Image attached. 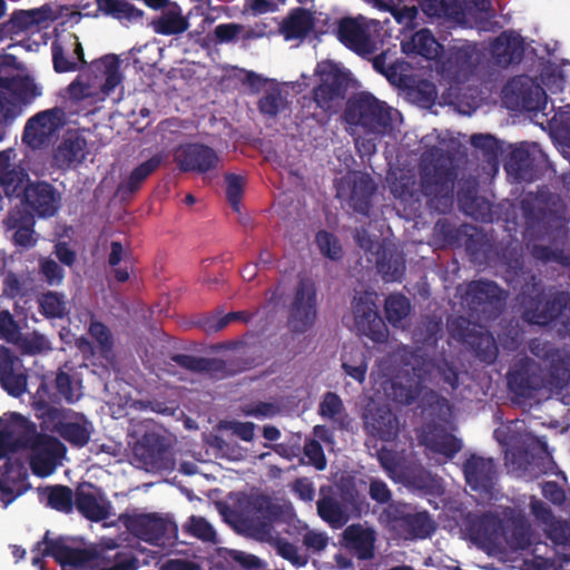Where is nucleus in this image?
<instances>
[{"mask_svg": "<svg viewBox=\"0 0 570 570\" xmlns=\"http://www.w3.org/2000/svg\"><path fill=\"white\" fill-rule=\"evenodd\" d=\"M188 28L186 18L183 17L180 10L171 8L166 10L155 22L154 29L163 35L181 33Z\"/></svg>", "mask_w": 570, "mask_h": 570, "instance_id": "nucleus-30", "label": "nucleus"}, {"mask_svg": "<svg viewBox=\"0 0 570 570\" xmlns=\"http://www.w3.org/2000/svg\"><path fill=\"white\" fill-rule=\"evenodd\" d=\"M40 269L50 284H59L63 278V271L52 259H42L40 263Z\"/></svg>", "mask_w": 570, "mask_h": 570, "instance_id": "nucleus-49", "label": "nucleus"}, {"mask_svg": "<svg viewBox=\"0 0 570 570\" xmlns=\"http://www.w3.org/2000/svg\"><path fill=\"white\" fill-rule=\"evenodd\" d=\"M327 17L322 12H315L313 16L308 10H294L282 23L281 32L285 40L302 39L311 29L324 31L318 23H326Z\"/></svg>", "mask_w": 570, "mask_h": 570, "instance_id": "nucleus-13", "label": "nucleus"}, {"mask_svg": "<svg viewBox=\"0 0 570 570\" xmlns=\"http://www.w3.org/2000/svg\"><path fill=\"white\" fill-rule=\"evenodd\" d=\"M320 515L334 528L342 527L347 521L346 511L342 510L331 499H323L318 502Z\"/></svg>", "mask_w": 570, "mask_h": 570, "instance_id": "nucleus-33", "label": "nucleus"}, {"mask_svg": "<svg viewBox=\"0 0 570 570\" xmlns=\"http://www.w3.org/2000/svg\"><path fill=\"white\" fill-rule=\"evenodd\" d=\"M233 432L244 441H250L254 436V424L253 423H240L235 422L230 424Z\"/></svg>", "mask_w": 570, "mask_h": 570, "instance_id": "nucleus-59", "label": "nucleus"}, {"mask_svg": "<svg viewBox=\"0 0 570 570\" xmlns=\"http://www.w3.org/2000/svg\"><path fill=\"white\" fill-rule=\"evenodd\" d=\"M344 539L347 547L355 550L360 558L372 557L374 533L372 530L361 525H351L344 531Z\"/></svg>", "mask_w": 570, "mask_h": 570, "instance_id": "nucleus-25", "label": "nucleus"}, {"mask_svg": "<svg viewBox=\"0 0 570 570\" xmlns=\"http://www.w3.org/2000/svg\"><path fill=\"white\" fill-rule=\"evenodd\" d=\"M86 154V140L78 135H70L59 145L55 159L60 167H72L79 165Z\"/></svg>", "mask_w": 570, "mask_h": 570, "instance_id": "nucleus-21", "label": "nucleus"}, {"mask_svg": "<svg viewBox=\"0 0 570 570\" xmlns=\"http://www.w3.org/2000/svg\"><path fill=\"white\" fill-rule=\"evenodd\" d=\"M48 504L59 511H69L71 508V491L65 487H56L47 491Z\"/></svg>", "mask_w": 570, "mask_h": 570, "instance_id": "nucleus-38", "label": "nucleus"}, {"mask_svg": "<svg viewBox=\"0 0 570 570\" xmlns=\"http://www.w3.org/2000/svg\"><path fill=\"white\" fill-rule=\"evenodd\" d=\"M235 317L236 315L232 313L224 316L212 315L204 321L203 327L206 332H217L224 328Z\"/></svg>", "mask_w": 570, "mask_h": 570, "instance_id": "nucleus-52", "label": "nucleus"}, {"mask_svg": "<svg viewBox=\"0 0 570 570\" xmlns=\"http://www.w3.org/2000/svg\"><path fill=\"white\" fill-rule=\"evenodd\" d=\"M175 160L183 170L205 173L215 168L219 158L216 153L203 145H186L175 153Z\"/></svg>", "mask_w": 570, "mask_h": 570, "instance_id": "nucleus-11", "label": "nucleus"}, {"mask_svg": "<svg viewBox=\"0 0 570 570\" xmlns=\"http://www.w3.org/2000/svg\"><path fill=\"white\" fill-rule=\"evenodd\" d=\"M373 191V184L367 175L354 173L337 186V195L348 199L358 210H364L366 200Z\"/></svg>", "mask_w": 570, "mask_h": 570, "instance_id": "nucleus-16", "label": "nucleus"}, {"mask_svg": "<svg viewBox=\"0 0 570 570\" xmlns=\"http://www.w3.org/2000/svg\"><path fill=\"white\" fill-rule=\"evenodd\" d=\"M316 243L322 254L331 259H336L341 256V246L337 239L331 234L325 232L318 233L316 236Z\"/></svg>", "mask_w": 570, "mask_h": 570, "instance_id": "nucleus-41", "label": "nucleus"}, {"mask_svg": "<svg viewBox=\"0 0 570 570\" xmlns=\"http://www.w3.org/2000/svg\"><path fill=\"white\" fill-rule=\"evenodd\" d=\"M530 92H531V95L533 94L535 96V98H537L535 101H533L531 97H528L524 91H520V94H518L515 105L521 106L527 109L543 108L544 102H546V97H544V92L542 91V89L538 86L531 85Z\"/></svg>", "mask_w": 570, "mask_h": 570, "instance_id": "nucleus-42", "label": "nucleus"}, {"mask_svg": "<svg viewBox=\"0 0 570 570\" xmlns=\"http://www.w3.org/2000/svg\"><path fill=\"white\" fill-rule=\"evenodd\" d=\"M4 468L6 470L2 471V466H0V501L3 507H7L21 493L27 473L20 463L12 462L11 459L8 460Z\"/></svg>", "mask_w": 570, "mask_h": 570, "instance_id": "nucleus-18", "label": "nucleus"}, {"mask_svg": "<svg viewBox=\"0 0 570 570\" xmlns=\"http://www.w3.org/2000/svg\"><path fill=\"white\" fill-rule=\"evenodd\" d=\"M63 125V112L51 109L39 112L26 125L23 140L32 148L43 145Z\"/></svg>", "mask_w": 570, "mask_h": 570, "instance_id": "nucleus-8", "label": "nucleus"}, {"mask_svg": "<svg viewBox=\"0 0 570 570\" xmlns=\"http://www.w3.org/2000/svg\"><path fill=\"white\" fill-rule=\"evenodd\" d=\"M90 335L97 340L102 346H107L109 342V334L107 328L100 323H92L89 328Z\"/></svg>", "mask_w": 570, "mask_h": 570, "instance_id": "nucleus-60", "label": "nucleus"}, {"mask_svg": "<svg viewBox=\"0 0 570 570\" xmlns=\"http://www.w3.org/2000/svg\"><path fill=\"white\" fill-rule=\"evenodd\" d=\"M345 120L352 135L364 132H383L401 121L397 110L389 108L367 92H362L350 100Z\"/></svg>", "mask_w": 570, "mask_h": 570, "instance_id": "nucleus-4", "label": "nucleus"}, {"mask_svg": "<svg viewBox=\"0 0 570 570\" xmlns=\"http://www.w3.org/2000/svg\"><path fill=\"white\" fill-rule=\"evenodd\" d=\"M33 224V217L24 210L11 213L6 220L7 229L13 232V243L24 248H30L37 243Z\"/></svg>", "mask_w": 570, "mask_h": 570, "instance_id": "nucleus-20", "label": "nucleus"}, {"mask_svg": "<svg viewBox=\"0 0 570 570\" xmlns=\"http://www.w3.org/2000/svg\"><path fill=\"white\" fill-rule=\"evenodd\" d=\"M385 309L387 320L393 324H397L409 314L410 304L405 297L392 295L386 299Z\"/></svg>", "mask_w": 570, "mask_h": 570, "instance_id": "nucleus-35", "label": "nucleus"}, {"mask_svg": "<svg viewBox=\"0 0 570 570\" xmlns=\"http://www.w3.org/2000/svg\"><path fill=\"white\" fill-rule=\"evenodd\" d=\"M16 198L19 204L27 203L40 216H52L59 206V196L45 183L30 185L27 180L23 189H20V196Z\"/></svg>", "mask_w": 570, "mask_h": 570, "instance_id": "nucleus-10", "label": "nucleus"}, {"mask_svg": "<svg viewBox=\"0 0 570 570\" xmlns=\"http://www.w3.org/2000/svg\"><path fill=\"white\" fill-rule=\"evenodd\" d=\"M304 542L308 548L320 551L326 547L327 538L321 532L308 531L304 535Z\"/></svg>", "mask_w": 570, "mask_h": 570, "instance_id": "nucleus-57", "label": "nucleus"}, {"mask_svg": "<svg viewBox=\"0 0 570 570\" xmlns=\"http://www.w3.org/2000/svg\"><path fill=\"white\" fill-rule=\"evenodd\" d=\"M239 31V27L236 24H220L216 28V36L220 40L228 41L234 39Z\"/></svg>", "mask_w": 570, "mask_h": 570, "instance_id": "nucleus-62", "label": "nucleus"}, {"mask_svg": "<svg viewBox=\"0 0 570 570\" xmlns=\"http://www.w3.org/2000/svg\"><path fill=\"white\" fill-rule=\"evenodd\" d=\"M42 87L29 70L10 55H0V125H8L22 112V104L41 96Z\"/></svg>", "mask_w": 570, "mask_h": 570, "instance_id": "nucleus-2", "label": "nucleus"}, {"mask_svg": "<svg viewBox=\"0 0 570 570\" xmlns=\"http://www.w3.org/2000/svg\"><path fill=\"white\" fill-rule=\"evenodd\" d=\"M426 445L435 452L451 458L461 449V442L449 434H439L431 440H426Z\"/></svg>", "mask_w": 570, "mask_h": 570, "instance_id": "nucleus-34", "label": "nucleus"}, {"mask_svg": "<svg viewBox=\"0 0 570 570\" xmlns=\"http://www.w3.org/2000/svg\"><path fill=\"white\" fill-rule=\"evenodd\" d=\"M160 163L161 157L156 155L148 159L147 161L140 164L137 168H135L127 181L128 189H136L139 186V184L160 165Z\"/></svg>", "mask_w": 570, "mask_h": 570, "instance_id": "nucleus-36", "label": "nucleus"}, {"mask_svg": "<svg viewBox=\"0 0 570 570\" xmlns=\"http://www.w3.org/2000/svg\"><path fill=\"white\" fill-rule=\"evenodd\" d=\"M53 66L58 72H67L75 69V63H62V57L82 61L83 52L78 37L73 33L58 36L52 46Z\"/></svg>", "mask_w": 570, "mask_h": 570, "instance_id": "nucleus-19", "label": "nucleus"}, {"mask_svg": "<svg viewBox=\"0 0 570 570\" xmlns=\"http://www.w3.org/2000/svg\"><path fill=\"white\" fill-rule=\"evenodd\" d=\"M17 344L29 353L42 352L49 347L48 341L37 333H33L28 337H21L20 335Z\"/></svg>", "mask_w": 570, "mask_h": 570, "instance_id": "nucleus-47", "label": "nucleus"}, {"mask_svg": "<svg viewBox=\"0 0 570 570\" xmlns=\"http://www.w3.org/2000/svg\"><path fill=\"white\" fill-rule=\"evenodd\" d=\"M401 2L402 0H394V6L387 8L386 10L392 12L393 17L400 24L407 27L415 19L417 11L414 6L400 7L399 4H401Z\"/></svg>", "mask_w": 570, "mask_h": 570, "instance_id": "nucleus-44", "label": "nucleus"}, {"mask_svg": "<svg viewBox=\"0 0 570 570\" xmlns=\"http://www.w3.org/2000/svg\"><path fill=\"white\" fill-rule=\"evenodd\" d=\"M40 307L50 317H60L66 309L65 302L55 293L43 295L40 301Z\"/></svg>", "mask_w": 570, "mask_h": 570, "instance_id": "nucleus-40", "label": "nucleus"}, {"mask_svg": "<svg viewBox=\"0 0 570 570\" xmlns=\"http://www.w3.org/2000/svg\"><path fill=\"white\" fill-rule=\"evenodd\" d=\"M76 503L78 510L90 520H102L108 514V503L99 489L91 484L78 488Z\"/></svg>", "mask_w": 570, "mask_h": 570, "instance_id": "nucleus-17", "label": "nucleus"}, {"mask_svg": "<svg viewBox=\"0 0 570 570\" xmlns=\"http://www.w3.org/2000/svg\"><path fill=\"white\" fill-rule=\"evenodd\" d=\"M294 489L302 500L309 501L313 499L314 490L309 481L298 480L295 483Z\"/></svg>", "mask_w": 570, "mask_h": 570, "instance_id": "nucleus-64", "label": "nucleus"}, {"mask_svg": "<svg viewBox=\"0 0 570 570\" xmlns=\"http://www.w3.org/2000/svg\"><path fill=\"white\" fill-rule=\"evenodd\" d=\"M376 327H382V322L377 317L376 312H370L365 317H362L357 321V326L365 334L372 335L374 341H380L384 337V333L380 332L379 334H374L371 332V325Z\"/></svg>", "mask_w": 570, "mask_h": 570, "instance_id": "nucleus-50", "label": "nucleus"}, {"mask_svg": "<svg viewBox=\"0 0 570 570\" xmlns=\"http://www.w3.org/2000/svg\"><path fill=\"white\" fill-rule=\"evenodd\" d=\"M283 2L284 0H246L245 7L258 14L273 10L278 3Z\"/></svg>", "mask_w": 570, "mask_h": 570, "instance_id": "nucleus-54", "label": "nucleus"}, {"mask_svg": "<svg viewBox=\"0 0 570 570\" xmlns=\"http://www.w3.org/2000/svg\"><path fill=\"white\" fill-rule=\"evenodd\" d=\"M315 73L318 78V85L314 89V100L323 110H333L344 98L350 76L333 61L320 62Z\"/></svg>", "mask_w": 570, "mask_h": 570, "instance_id": "nucleus-5", "label": "nucleus"}, {"mask_svg": "<svg viewBox=\"0 0 570 570\" xmlns=\"http://www.w3.org/2000/svg\"><path fill=\"white\" fill-rule=\"evenodd\" d=\"M226 181V196L234 208V210H239L240 198L244 191L245 179L242 176L235 174H228L225 177Z\"/></svg>", "mask_w": 570, "mask_h": 570, "instance_id": "nucleus-37", "label": "nucleus"}, {"mask_svg": "<svg viewBox=\"0 0 570 570\" xmlns=\"http://www.w3.org/2000/svg\"><path fill=\"white\" fill-rule=\"evenodd\" d=\"M232 558L238 563L248 569H256L261 567V561L253 554H247L240 551H232Z\"/></svg>", "mask_w": 570, "mask_h": 570, "instance_id": "nucleus-58", "label": "nucleus"}, {"mask_svg": "<svg viewBox=\"0 0 570 570\" xmlns=\"http://www.w3.org/2000/svg\"><path fill=\"white\" fill-rule=\"evenodd\" d=\"M56 255L66 265H71L76 258L75 253L65 243L56 245Z\"/></svg>", "mask_w": 570, "mask_h": 570, "instance_id": "nucleus-63", "label": "nucleus"}, {"mask_svg": "<svg viewBox=\"0 0 570 570\" xmlns=\"http://www.w3.org/2000/svg\"><path fill=\"white\" fill-rule=\"evenodd\" d=\"M89 72L106 99L122 81L120 61L114 55H107L91 63Z\"/></svg>", "mask_w": 570, "mask_h": 570, "instance_id": "nucleus-12", "label": "nucleus"}, {"mask_svg": "<svg viewBox=\"0 0 570 570\" xmlns=\"http://www.w3.org/2000/svg\"><path fill=\"white\" fill-rule=\"evenodd\" d=\"M304 453L308 459V463L313 464L316 469L323 470L325 468V456L321 445L317 442L311 441L306 443Z\"/></svg>", "mask_w": 570, "mask_h": 570, "instance_id": "nucleus-48", "label": "nucleus"}, {"mask_svg": "<svg viewBox=\"0 0 570 570\" xmlns=\"http://www.w3.org/2000/svg\"><path fill=\"white\" fill-rule=\"evenodd\" d=\"M342 401L334 393H326L320 404V413L327 419H334L342 410Z\"/></svg>", "mask_w": 570, "mask_h": 570, "instance_id": "nucleus-45", "label": "nucleus"}, {"mask_svg": "<svg viewBox=\"0 0 570 570\" xmlns=\"http://www.w3.org/2000/svg\"><path fill=\"white\" fill-rule=\"evenodd\" d=\"M283 106V99L276 92H272L261 100V110L268 115H275Z\"/></svg>", "mask_w": 570, "mask_h": 570, "instance_id": "nucleus-53", "label": "nucleus"}, {"mask_svg": "<svg viewBox=\"0 0 570 570\" xmlns=\"http://www.w3.org/2000/svg\"><path fill=\"white\" fill-rule=\"evenodd\" d=\"M137 525L139 529H136L135 532L148 542H158L163 534L175 531V527L170 522L151 515L139 518Z\"/></svg>", "mask_w": 570, "mask_h": 570, "instance_id": "nucleus-27", "label": "nucleus"}, {"mask_svg": "<svg viewBox=\"0 0 570 570\" xmlns=\"http://www.w3.org/2000/svg\"><path fill=\"white\" fill-rule=\"evenodd\" d=\"M377 24L364 17L344 18L338 22L337 38L357 53H370L374 48L373 33L377 30Z\"/></svg>", "mask_w": 570, "mask_h": 570, "instance_id": "nucleus-6", "label": "nucleus"}, {"mask_svg": "<svg viewBox=\"0 0 570 570\" xmlns=\"http://www.w3.org/2000/svg\"><path fill=\"white\" fill-rule=\"evenodd\" d=\"M20 446L29 448L31 469L39 476L50 475L65 455L57 439L36 434L35 425L19 414H6L0 417V459Z\"/></svg>", "mask_w": 570, "mask_h": 570, "instance_id": "nucleus-1", "label": "nucleus"}, {"mask_svg": "<svg viewBox=\"0 0 570 570\" xmlns=\"http://www.w3.org/2000/svg\"><path fill=\"white\" fill-rule=\"evenodd\" d=\"M493 471L492 460L478 456L469 459L464 466L466 482L474 490L488 489Z\"/></svg>", "mask_w": 570, "mask_h": 570, "instance_id": "nucleus-22", "label": "nucleus"}, {"mask_svg": "<svg viewBox=\"0 0 570 570\" xmlns=\"http://www.w3.org/2000/svg\"><path fill=\"white\" fill-rule=\"evenodd\" d=\"M19 336L18 326L11 315L8 312H0V337L16 344L19 342Z\"/></svg>", "mask_w": 570, "mask_h": 570, "instance_id": "nucleus-43", "label": "nucleus"}, {"mask_svg": "<svg viewBox=\"0 0 570 570\" xmlns=\"http://www.w3.org/2000/svg\"><path fill=\"white\" fill-rule=\"evenodd\" d=\"M278 551L279 553L287 560H289L291 562H293L294 564H304L305 563V558L302 557L298 552H297V549L291 544V543H287V542H281L278 544Z\"/></svg>", "mask_w": 570, "mask_h": 570, "instance_id": "nucleus-56", "label": "nucleus"}, {"mask_svg": "<svg viewBox=\"0 0 570 570\" xmlns=\"http://www.w3.org/2000/svg\"><path fill=\"white\" fill-rule=\"evenodd\" d=\"M342 367L348 376L357 382H363L367 367L363 351L355 347H345L342 355Z\"/></svg>", "mask_w": 570, "mask_h": 570, "instance_id": "nucleus-28", "label": "nucleus"}, {"mask_svg": "<svg viewBox=\"0 0 570 570\" xmlns=\"http://www.w3.org/2000/svg\"><path fill=\"white\" fill-rule=\"evenodd\" d=\"M370 492L371 497L379 502H385L390 497L386 485L379 481H373L371 483Z\"/></svg>", "mask_w": 570, "mask_h": 570, "instance_id": "nucleus-61", "label": "nucleus"}, {"mask_svg": "<svg viewBox=\"0 0 570 570\" xmlns=\"http://www.w3.org/2000/svg\"><path fill=\"white\" fill-rule=\"evenodd\" d=\"M364 419L366 426L372 429L373 432H382L383 425L391 424L393 421L392 414L387 411H384V413L376 419L375 415L371 413V410H367L364 414Z\"/></svg>", "mask_w": 570, "mask_h": 570, "instance_id": "nucleus-51", "label": "nucleus"}, {"mask_svg": "<svg viewBox=\"0 0 570 570\" xmlns=\"http://www.w3.org/2000/svg\"><path fill=\"white\" fill-rule=\"evenodd\" d=\"M315 289L312 283H302L291 309L289 326L297 332L307 330L315 321Z\"/></svg>", "mask_w": 570, "mask_h": 570, "instance_id": "nucleus-9", "label": "nucleus"}, {"mask_svg": "<svg viewBox=\"0 0 570 570\" xmlns=\"http://www.w3.org/2000/svg\"><path fill=\"white\" fill-rule=\"evenodd\" d=\"M402 49L405 53H417L434 59L439 56L441 46L429 30H421L409 40L403 38Z\"/></svg>", "mask_w": 570, "mask_h": 570, "instance_id": "nucleus-23", "label": "nucleus"}, {"mask_svg": "<svg viewBox=\"0 0 570 570\" xmlns=\"http://www.w3.org/2000/svg\"><path fill=\"white\" fill-rule=\"evenodd\" d=\"M96 2L99 11L118 20L130 21L141 17V12L125 0H96Z\"/></svg>", "mask_w": 570, "mask_h": 570, "instance_id": "nucleus-31", "label": "nucleus"}, {"mask_svg": "<svg viewBox=\"0 0 570 570\" xmlns=\"http://www.w3.org/2000/svg\"><path fill=\"white\" fill-rule=\"evenodd\" d=\"M452 0H425L423 2V10L429 16H440V14H453L454 10L450 8V2ZM466 3V9L472 11L475 9L476 11L483 12L487 11L489 2L488 0H464Z\"/></svg>", "mask_w": 570, "mask_h": 570, "instance_id": "nucleus-32", "label": "nucleus"}, {"mask_svg": "<svg viewBox=\"0 0 570 570\" xmlns=\"http://www.w3.org/2000/svg\"><path fill=\"white\" fill-rule=\"evenodd\" d=\"M60 434L69 442L82 446L91 434V424L82 416H76L60 426Z\"/></svg>", "mask_w": 570, "mask_h": 570, "instance_id": "nucleus-29", "label": "nucleus"}, {"mask_svg": "<svg viewBox=\"0 0 570 570\" xmlns=\"http://www.w3.org/2000/svg\"><path fill=\"white\" fill-rule=\"evenodd\" d=\"M189 531L203 540H213L215 532L212 525L203 518L193 517L188 523Z\"/></svg>", "mask_w": 570, "mask_h": 570, "instance_id": "nucleus-46", "label": "nucleus"}, {"mask_svg": "<svg viewBox=\"0 0 570 570\" xmlns=\"http://www.w3.org/2000/svg\"><path fill=\"white\" fill-rule=\"evenodd\" d=\"M32 563L40 566V556H51L61 570H132L127 564H116L110 568L101 567V560L83 543L75 539H59L57 541L43 540L32 550Z\"/></svg>", "mask_w": 570, "mask_h": 570, "instance_id": "nucleus-3", "label": "nucleus"}, {"mask_svg": "<svg viewBox=\"0 0 570 570\" xmlns=\"http://www.w3.org/2000/svg\"><path fill=\"white\" fill-rule=\"evenodd\" d=\"M12 150L0 153V189L7 197H19L20 189L28 180L24 171L12 160Z\"/></svg>", "mask_w": 570, "mask_h": 570, "instance_id": "nucleus-15", "label": "nucleus"}, {"mask_svg": "<svg viewBox=\"0 0 570 570\" xmlns=\"http://www.w3.org/2000/svg\"><path fill=\"white\" fill-rule=\"evenodd\" d=\"M491 51L499 63H509L520 57L522 40L518 35L504 33L495 40Z\"/></svg>", "mask_w": 570, "mask_h": 570, "instance_id": "nucleus-26", "label": "nucleus"}, {"mask_svg": "<svg viewBox=\"0 0 570 570\" xmlns=\"http://www.w3.org/2000/svg\"><path fill=\"white\" fill-rule=\"evenodd\" d=\"M134 454L146 470L159 468L155 461L154 451L145 450L141 445H136L134 448Z\"/></svg>", "mask_w": 570, "mask_h": 570, "instance_id": "nucleus-55", "label": "nucleus"}, {"mask_svg": "<svg viewBox=\"0 0 570 570\" xmlns=\"http://www.w3.org/2000/svg\"><path fill=\"white\" fill-rule=\"evenodd\" d=\"M57 387L69 402L78 400L81 395L80 382L78 380H71L65 372H60L57 375Z\"/></svg>", "mask_w": 570, "mask_h": 570, "instance_id": "nucleus-39", "label": "nucleus"}, {"mask_svg": "<svg viewBox=\"0 0 570 570\" xmlns=\"http://www.w3.org/2000/svg\"><path fill=\"white\" fill-rule=\"evenodd\" d=\"M68 96L75 101L87 100L90 104L104 101L98 83L95 82L92 76L87 73L79 75L68 87Z\"/></svg>", "mask_w": 570, "mask_h": 570, "instance_id": "nucleus-24", "label": "nucleus"}, {"mask_svg": "<svg viewBox=\"0 0 570 570\" xmlns=\"http://www.w3.org/2000/svg\"><path fill=\"white\" fill-rule=\"evenodd\" d=\"M0 382L13 396L21 395L27 387L24 370L18 358H13L7 348H0Z\"/></svg>", "mask_w": 570, "mask_h": 570, "instance_id": "nucleus-14", "label": "nucleus"}, {"mask_svg": "<svg viewBox=\"0 0 570 570\" xmlns=\"http://www.w3.org/2000/svg\"><path fill=\"white\" fill-rule=\"evenodd\" d=\"M51 18L52 14L47 9L18 11L4 23L3 32L10 37L18 36L22 32H31L38 37V39L33 41L35 46L38 48L40 45L46 43L45 36L40 30L45 27L47 20Z\"/></svg>", "mask_w": 570, "mask_h": 570, "instance_id": "nucleus-7", "label": "nucleus"}]
</instances>
